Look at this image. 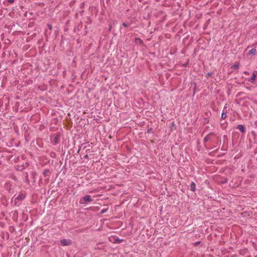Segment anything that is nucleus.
<instances>
[{
	"mask_svg": "<svg viewBox=\"0 0 257 257\" xmlns=\"http://www.w3.org/2000/svg\"><path fill=\"white\" fill-rule=\"evenodd\" d=\"M60 242L63 246H68L71 244L72 241L70 239H63L61 240Z\"/></svg>",
	"mask_w": 257,
	"mask_h": 257,
	"instance_id": "nucleus-1",
	"label": "nucleus"
},
{
	"mask_svg": "<svg viewBox=\"0 0 257 257\" xmlns=\"http://www.w3.org/2000/svg\"><path fill=\"white\" fill-rule=\"evenodd\" d=\"M83 199L86 203H88V202L92 201L91 196L89 195H85L83 197Z\"/></svg>",
	"mask_w": 257,
	"mask_h": 257,
	"instance_id": "nucleus-2",
	"label": "nucleus"
},
{
	"mask_svg": "<svg viewBox=\"0 0 257 257\" xmlns=\"http://www.w3.org/2000/svg\"><path fill=\"white\" fill-rule=\"evenodd\" d=\"M256 75H257V71H253V72L252 74V77L250 78V80H249V81L251 83H254Z\"/></svg>",
	"mask_w": 257,
	"mask_h": 257,
	"instance_id": "nucleus-3",
	"label": "nucleus"
},
{
	"mask_svg": "<svg viewBox=\"0 0 257 257\" xmlns=\"http://www.w3.org/2000/svg\"><path fill=\"white\" fill-rule=\"evenodd\" d=\"M226 109V106H225L223 109L222 112L221 113V118L222 119L225 118L227 116V115H226L227 110Z\"/></svg>",
	"mask_w": 257,
	"mask_h": 257,
	"instance_id": "nucleus-4",
	"label": "nucleus"
},
{
	"mask_svg": "<svg viewBox=\"0 0 257 257\" xmlns=\"http://www.w3.org/2000/svg\"><path fill=\"white\" fill-rule=\"evenodd\" d=\"M212 135V133H210L209 134L207 135L204 139V142H207V141L211 140V136Z\"/></svg>",
	"mask_w": 257,
	"mask_h": 257,
	"instance_id": "nucleus-5",
	"label": "nucleus"
},
{
	"mask_svg": "<svg viewBox=\"0 0 257 257\" xmlns=\"http://www.w3.org/2000/svg\"><path fill=\"white\" fill-rule=\"evenodd\" d=\"M237 128L241 131V133H245V128L242 124H239L237 126Z\"/></svg>",
	"mask_w": 257,
	"mask_h": 257,
	"instance_id": "nucleus-6",
	"label": "nucleus"
},
{
	"mask_svg": "<svg viewBox=\"0 0 257 257\" xmlns=\"http://www.w3.org/2000/svg\"><path fill=\"white\" fill-rule=\"evenodd\" d=\"M190 190L193 192L196 190V184L194 182H192L190 184Z\"/></svg>",
	"mask_w": 257,
	"mask_h": 257,
	"instance_id": "nucleus-7",
	"label": "nucleus"
},
{
	"mask_svg": "<svg viewBox=\"0 0 257 257\" xmlns=\"http://www.w3.org/2000/svg\"><path fill=\"white\" fill-rule=\"evenodd\" d=\"M135 42L137 44H141L143 43L142 40L140 38H135Z\"/></svg>",
	"mask_w": 257,
	"mask_h": 257,
	"instance_id": "nucleus-8",
	"label": "nucleus"
},
{
	"mask_svg": "<svg viewBox=\"0 0 257 257\" xmlns=\"http://www.w3.org/2000/svg\"><path fill=\"white\" fill-rule=\"evenodd\" d=\"M238 67L239 64L237 62H236L231 66V68L233 69H237Z\"/></svg>",
	"mask_w": 257,
	"mask_h": 257,
	"instance_id": "nucleus-9",
	"label": "nucleus"
},
{
	"mask_svg": "<svg viewBox=\"0 0 257 257\" xmlns=\"http://www.w3.org/2000/svg\"><path fill=\"white\" fill-rule=\"evenodd\" d=\"M256 51V49L253 48L249 51V55H254Z\"/></svg>",
	"mask_w": 257,
	"mask_h": 257,
	"instance_id": "nucleus-10",
	"label": "nucleus"
},
{
	"mask_svg": "<svg viewBox=\"0 0 257 257\" xmlns=\"http://www.w3.org/2000/svg\"><path fill=\"white\" fill-rule=\"evenodd\" d=\"M114 240H115V241L114 242V243H120L123 240L122 239H119L118 237L114 238Z\"/></svg>",
	"mask_w": 257,
	"mask_h": 257,
	"instance_id": "nucleus-11",
	"label": "nucleus"
},
{
	"mask_svg": "<svg viewBox=\"0 0 257 257\" xmlns=\"http://www.w3.org/2000/svg\"><path fill=\"white\" fill-rule=\"evenodd\" d=\"M59 136L58 135H57L55 138H54V141L55 142V144H57L59 142Z\"/></svg>",
	"mask_w": 257,
	"mask_h": 257,
	"instance_id": "nucleus-12",
	"label": "nucleus"
},
{
	"mask_svg": "<svg viewBox=\"0 0 257 257\" xmlns=\"http://www.w3.org/2000/svg\"><path fill=\"white\" fill-rule=\"evenodd\" d=\"M24 196H23V195H22V194H21V195H19L17 197V199L18 200H21V199H24Z\"/></svg>",
	"mask_w": 257,
	"mask_h": 257,
	"instance_id": "nucleus-13",
	"label": "nucleus"
},
{
	"mask_svg": "<svg viewBox=\"0 0 257 257\" xmlns=\"http://www.w3.org/2000/svg\"><path fill=\"white\" fill-rule=\"evenodd\" d=\"M122 25L124 27H127L130 26V23H123Z\"/></svg>",
	"mask_w": 257,
	"mask_h": 257,
	"instance_id": "nucleus-14",
	"label": "nucleus"
},
{
	"mask_svg": "<svg viewBox=\"0 0 257 257\" xmlns=\"http://www.w3.org/2000/svg\"><path fill=\"white\" fill-rule=\"evenodd\" d=\"M49 172V170H45L44 172H43V174L44 175H46Z\"/></svg>",
	"mask_w": 257,
	"mask_h": 257,
	"instance_id": "nucleus-15",
	"label": "nucleus"
},
{
	"mask_svg": "<svg viewBox=\"0 0 257 257\" xmlns=\"http://www.w3.org/2000/svg\"><path fill=\"white\" fill-rule=\"evenodd\" d=\"M14 0H8V2L10 4L14 3Z\"/></svg>",
	"mask_w": 257,
	"mask_h": 257,
	"instance_id": "nucleus-16",
	"label": "nucleus"
},
{
	"mask_svg": "<svg viewBox=\"0 0 257 257\" xmlns=\"http://www.w3.org/2000/svg\"><path fill=\"white\" fill-rule=\"evenodd\" d=\"M26 181H27V182H28V183H29V179H28V175L27 174L26 176Z\"/></svg>",
	"mask_w": 257,
	"mask_h": 257,
	"instance_id": "nucleus-17",
	"label": "nucleus"
},
{
	"mask_svg": "<svg viewBox=\"0 0 257 257\" xmlns=\"http://www.w3.org/2000/svg\"><path fill=\"white\" fill-rule=\"evenodd\" d=\"M243 73L245 75H248L249 72L248 71H244Z\"/></svg>",
	"mask_w": 257,
	"mask_h": 257,
	"instance_id": "nucleus-18",
	"label": "nucleus"
},
{
	"mask_svg": "<svg viewBox=\"0 0 257 257\" xmlns=\"http://www.w3.org/2000/svg\"><path fill=\"white\" fill-rule=\"evenodd\" d=\"M211 75V73H208L207 74V75H209V76H210V75Z\"/></svg>",
	"mask_w": 257,
	"mask_h": 257,
	"instance_id": "nucleus-19",
	"label": "nucleus"
},
{
	"mask_svg": "<svg viewBox=\"0 0 257 257\" xmlns=\"http://www.w3.org/2000/svg\"><path fill=\"white\" fill-rule=\"evenodd\" d=\"M140 2H141L142 0H139Z\"/></svg>",
	"mask_w": 257,
	"mask_h": 257,
	"instance_id": "nucleus-20",
	"label": "nucleus"
}]
</instances>
